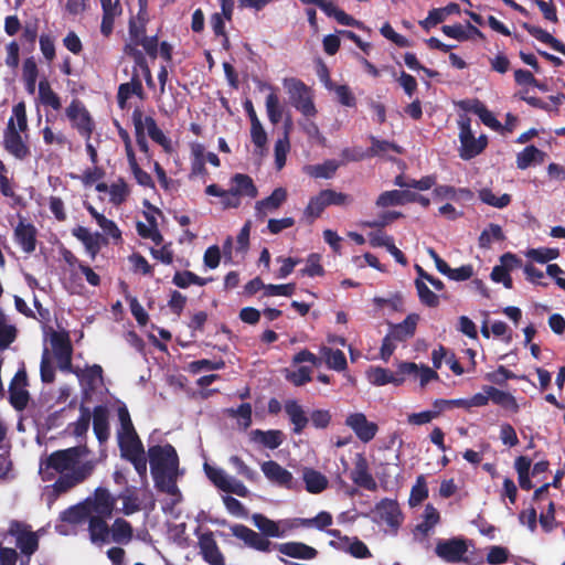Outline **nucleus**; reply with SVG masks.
<instances>
[{
	"label": "nucleus",
	"mask_w": 565,
	"mask_h": 565,
	"mask_svg": "<svg viewBox=\"0 0 565 565\" xmlns=\"http://www.w3.org/2000/svg\"><path fill=\"white\" fill-rule=\"evenodd\" d=\"M212 278H203L190 270L177 271L172 278V282L179 288H188L191 285L205 286Z\"/></svg>",
	"instance_id": "a18cd8bd"
},
{
	"label": "nucleus",
	"mask_w": 565,
	"mask_h": 565,
	"mask_svg": "<svg viewBox=\"0 0 565 565\" xmlns=\"http://www.w3.org/2000/svg\"><path fill=\"white\" fill-rule=\"evenodd\" d=\"M36 227L32 223L20 221L14 228V239L26 254H32L36 248Z\"/></svg>",
	"instance_id": "aec40b11"
},
{
	"label": "nucleus",
	"mask_w": 565,
	"mask_h": 565,
	"mask_svg": "<svg viewBox=\"0 0 565 565\" xmlns=\"http://www.w3.org/2000/svg\"><path fill=\"white\" fill-rule=\"evenodd\" d=\"M110 539L113 542L127 545L134 537V529L130 522L122 518H117L110 527Z\"/></svg>",
	"instance_id": "7c9ffc66"
},
{
	"label": "nucleus",
	"mask_w": 565,
	"mask_h": 565,
	"mask_svg": "<svg viewBox=\"0 0 565 565\" xmlns=\"http://www.w3.org/2000/svg\"><path fill=\"white\" fill-rule=\"evenodd\" d=\"M484 393L490 395V401L502 407L505 411H510L512 413H518L520 409V406L515 399V397L505 391H501L494 386L486 385L483 386Z\"/></svg>",
	"instance_id": "bb28decb"
},
{
	"label": "nucleus",
	"mask_w": 565,
	"mask_h": 565,
	"mask_svg": "<svg viewBox=\"0 0 565 565\" xmlns=\"http://www.w3.org/2000/svg\"><path fill=\"white\" fill-rule=\"evenodd\" d=\"M371 142L372 146L366 150V156L369 158L381 156L387 151H394L399 154L403 152L401 146L387 140H379L374 136H371Z\"/></svg>",
	"instance_id": "864d4df0"
},
{
	"label": "nucleus",
	"mask_w": 565,
	"mask_h": 565,
	"mask_svg": "<svg viewBox=\"0 0 565 565\" xmlns=\"http://www.w3.org/2000/svg\"><path fill=\"white\" fill-rule=\"evenodd\" d=\"M467 552V542L461 537L439 540L435 547L436 555L449 563L462 561Z\"/></svg>",
	"instance_id": "6e6552de"
},
{
	"label": "nucleus",
	"mask_w": 565,
	"mask_h": 565,
	"mask_svg": "<svg viewBox=\"0 0 565 565\" xmlns=\"http://www.w3.org/2000/svg\"><path fill=\"white\" fill-rule=\"evenodd\" d=\"M232 188L231 193L236 196H248L254 199L257 196L258 191L254 184L253 179L248 174L236 173L231 179Z\"/></svg>",
	"instance_id": "cd10ccee"
},
{
	"label": "nucleus",
	"mask_w": 565,
	"mask_h": 565,
	"mask_svg": "<svg viewBox=\"0 0 565 565\" xmlns=\"http://www.w3.org/2000/svg\"><path fill=\"white\" fill-rule=\"evenodd\" d=\"M419 321L417 313H409L399 323H390L388 334L397 342H404L414 337Z\"/></svg>",
	"instance_id": "4be33fe9"
},
{
	"label": "nucleus",
	"mask_w": 565,
	"mask_h": 565,
	"mask_svg": "<svg viewBox=\"0 0 565 565\" xmlns=\"http://www.w3.org/2000/svg\"><path fill=\"white\" fill-rule=\"evenodd\" d=\"M205 193L211 196H220L222 199V206L224 210L236 209L241 205V200L230 190H223L217 184L212 183L205 188Z\"/></svg>",
	"instance_id": "a19ab883"
},
{
	"label": "nucleus",
	"mask_w": 565,
	"mask_h": 565,
	"mask_svg": "<svg viewBox=\"0 0 565 565\" xmlns=\"http://www.w3.org/2000/svg\"><path fill=\"white\" fill-rule=\"evenodd\" d=\"M254 525L266 537H282L284 531H280L278 523L268 519L266 515L256 513L252 518Z\"/></svg>",
	"instance_id": "e433bc0d"
},
{
	"label": "nucleus",
	"mask_w": 565,
	"mask_h": 565,
	"mask_svg": "<svg viewBox=\"0 0 565 565\" xmlns=\"http://www.w3.org/2000/svg\"><path fill=\"white\" fill-rule=\"evenodd\" d=\"M321 353L326 360L327 365L338 372L344 371L348 367L345 354L339 349H331L323 347Z\"/></svg>",
	"instance_id": "49530a36"
},
{
	"label": "nucleus",
	"mask_w": 565,
	"mask_h": 565,
	"mask_svg": "<svg viewBox=\"0 0 565 565\" xmlns=\"http://www.w3.org/2000/svg\"><path fill=\"white\" fill-rule=\"evenodd\" d=\"M375 512L392 529L399 527L404 519L398 502L393 499H382L376 503Z\"/></svg>",
	"instance_id": "6ab92c4d"
},
{
	"label": "nucleus",
	"mask_w": 565,
	"mask_h": 565,
	"mask_svg": "<svg viewBox=\"0 0 565 565\" xmlns=\"http://www.w3.org/2000/svg\"><path fill=\"white\" fill-rule=\"evenodd\" d=\"M148 457L154 483H159V479L163 473L179 469V457L171 444L149 447Z\"/></svg>",
	"instance_id": "f257e3e1"
},
{
	"label": "nucleus",
	"mask_w": 565,
	"mask_h": 565,
	"mask_svg": "<svg viewBox=\"0 0 565 565\" xmlns=\"http://www.w3.org/2000/svg\"><path fill=\"white\" fill-rule=\"evenodd\" d=\"M232 534L242 540L248 547L259 552L268 553L271 548V542L263 534L249 529L244 524H234L231 527Z\"/></svg>",
	"instance_id": "4468645a"
},
{
	"label": "nucleus",
	"mask_w": 565,
	"mask_h": 565,
	"mask_svg": "<svg viewBox=\"0 0 565 565\" xmlns=\"http://www.w3.org/2000/svg\"><path fill=\"white\" fill-rule=\"evenodd\" d=\"M351 480L360 488L369 491H375L377 483L370 472L369 461L363 454H356L354 467L350 473Z\"/></svg>",
	"instance_id": "dca6fc26"
},
{
	"label": "nucleus",
	"mask_w": 565,
	"mask_h": 565,
	"mask_svg": "<svg viewBox=\"0 0 565 565\" xmlns=\"http://www.w3.org/2000/svg\"><path fill=\"white\" fill-rule=\"evenodd\" d=\"M2 146L17 160L24 161L31 157L29 136L15 128L13 118H9L3 130Z\"/></svg>",
	"instance_id": "7ed1b4c3"
},
{
	"label": "nucleus",
	"mask_w": 565,
	"mask_h": 565,
	"mask_svg": "<svg viewBox=\"0 0 565 565\" xmlns=\"http://www.w3.org/2000/svg\"><path fill=\"white\" fill-rule=\"evenodd\" d=\"M51 344L55 356L63 353L73 352L70 335L65 331L53 332L51 335Z\"/></svg>",
	"instance_id": "4d7b16f0"
},
{
	"label": "nucleus",
	"mask_w": 565,
	"mask_h": 565,
	"mask_svg": "<svg viewBox=\"0 0 565 565\" xmlns=\"http://www.w3.org/2000/svg\"><path fill=\"white\" fill-rule=\"evenodd\" d=\"M265 477L273 483L288 490L296 489V482L290 471L280 466L277 461H264L260 466Z\"/></svg>",
	"instance_id": "f3484780"
},
{
	"label": "nucleus",
	"mask_w": 565,
	"mask_h": 565,
	"mask_svg": "<svg viewBox=\"0 0 565 565\" xmlns=\"http://www.w3.org/2000/svg\"><path fill=\"white\" fill-rule=\"evenodd\" d=\"M367 377L369 381L376 386H383L386 384H394L395 386L401 385V380L394 379V372L381 366L371 367L367 372Z\"/></svg>",
	"instance_id": "79ce46f5"
},
{
	"label": "nucleus",
	"mask_w": 565,
	"mask_h": 565,
	"mask_svg": "<svg viewBox=\"0 0 565 565\" xmlns=\"http://www.w3.org/2000/svg\"><path fill=\"white\" fill-rule=\"evenodd\" d=\"M505 239V235L503 233L502 227L499 224L490 223L487 228H484L479 238V247L488 249L491 247L493 241L502 242Z\"/></svg>",
	"instance_id": "de8ad7c7"
},
{
	"label": "nucleus",
	"mask_w": 565,
	"mask_h": 565,
	"mask_svg": "<svg viewBox=\"0 0 565 565\" xmlns=\"http://www.w3.org/2000/svg\"><path fill=\"white\" fill-rule=\"evenodd\" d=\"M352 201V198L347 193L337 192L332 189H324L317 195L310 198L303 214L312 222L320 217L328 206H344L350 204Z\"/></svg>",
	"instance_id": "f03ea898"
},
{
	"label": "nucleus",
	"mask_w": 565,
	"mask_h": 565,
	"mask_svg": "<svg viewBox=\"0 0 565 565\" xmlns=\"http://www.w3.org/2000/svg\"><path fill=\"white\" fill-rule=\"evenodd\" d=\"M79 413L78 419L70 425L73 426V435L75 437H83L87 434L92 418V412L84 405H81Z\"/></svg>",
	"instance_id": "e2e57ef3"
},
{
	"label": "nucleus",
	"mask_w": 565,
	"mask_h": 565,
	"mask_svg": "<svg viewBox=\"0 0 565 565\" xmlns=\"http://www.w3.org/2000/svg\"><path fill=\"white\" fill-rule=\"evenodd\" d=\"M479 199L490 206L503 209L511 203V195L508 193L497 196L490 189L484 188L479 191Z\"/></svg>",
	"instance_id": "6e6d98bb"
},
{
	"label": "nucleus",
	"mask_w": 565,
	"mask_h": 565,
	"mask_svg": "<svg viewBox=\"0 0 565 565\" xmlns=\"http://www.w3.org/2000/svg\"><path fill=\"white\" fill-rule=\"evenodd\" d=\"M199 547L202 558L210 565H225V557L221 552L212 531L199 536Z\"/></svg>",
	"instance_id": "a211bd4d"
},
{
	"label": "nucleus",
	"mask_w": 565,
	"mask_h": 565,
	"mask_svg": "<svg viewBox=\"0 0 565 565\" xmlns=\"http://www.w3.org/2000/svg\"><path fill=\"white\" fill-rule=\"evenodd\" d=\"M284 409L290 423L294 425L292 433L297 435L302 434L309 423V418L302 406L296 399H287Z\"/></svg>",
	"instance_id": "a878e982"
},
{
	"label": "nucleus",
	"mask_w": 565,
	"mask_h": 565,
	"mask_svg": "<svg viewBox=\"0 0 565 565\" xmlns=\"http://www.w3.org/2000/svg\"><path fill=\"white\" fill-rule=\"evenodd\" d=\"M89 452L86 446H75L52 452L45 460L46 469L63 473L74 468L79 459Z\"/></svg>",
	"instance_id": "0eeeda50"
},
{
	"label": "nucleus",
	"mask_w": 565,
	"mask_h": 565,
	"mask_svg": "<svg viewBox=\"0 0 565 565\" xmlns=\"http://www.w3.org/2000/svg\"><path fill=\"white\" fill-rule=\"evenodd\" d=\"M122 292L125 295L126 301L129 303L131 315L136 319L137 323L140 327H146L149 322V316L147 311L143 309V307L140 305L138 299L134 296H131L128 291V286L122 281L121 282Z\"/></svg>",
	"instance_id": "37998d69"
},
{
	"label": "nucleus",
	"mask_w": 565,
	"mask_h": 565,
	"mask_svg": "<svg viewBox=\"0 0 565 565\" xmlns=\"http://www.w3.org/2000/svg\"><path fill=\"white\" fill-rule=\"evenodd\" d=\"M252 440L262 444L269 449L278 448L284 441V434L278 429L262 430L255 429L250 433Z\"/></svg>",
	"instance_id": "72a5a7b5"
},
{
	"label": "nucleus",
	"mask_w": 565,
	"mask_h": 565,
	"mask_svg": "<svg viewBox=\"0 0 565 565\" xmlns=\"http://www.w3.org/2000/svg\"><path fill=\"white\" fill-rule=\"evenodd\" d=\"M302 479L306 484V490L312 494L321 493L328 487L327 477L312 468L303 469Z\"/></svg>",
	"instance_id": "473e14b6"
},
{
	"label": "nucleus",
	"mask_w": 565,
	"mask_h": 565,
	"mask_svg": "<svg viewBox=\"0 0 565 565\" xmlns=\"http://www.w3.org/2000/svg\"><path fill=\"white\" fill-rule=\"evenodd\" d=\"M119 427L117 429L118 436H126L131 434H137L134 423L130 417V413L125 404L118 407L117 409Z\"/></svg>",
	"instance_id": "bf43d9fd"
},
{
	"label": "nucleus",
	"mask_w": 565,
	"mask_h": 565,
	"mask_svg": "<svg viewBox=\"0 0 565 565\" xmlns=\"http://www.w3.org/2000/svg\"><path fill=\"white\" fill-rule=\"evenodd\" d=\"M434 194L438 199H450L454 201L459 200H471L473 198V193L470 189L459 188L456 189L451 185H437L434 189Z\"/></svg>",
	"instance_id": "58836bf2"
},
{
	"label": "nucleus",
	"mask_w": 565,
	"mask_h": 565,
	"mask_svg": "<svg viewBox=\"0 0 565 565\" xmlns=\"http://www.w3.org/2000/svg\"><path fill=\"white\" fill-rule=\"evenodd\" d=\"M423 522L416 525V531L427 535L429 531L439 523L440 514L433 504H427L423 514Z\"/></svg>",
	"instance_id": "603ef678"
},
{
	"label": "nucleus",
	"mask_w": 565,
	"mask_h": 565,
	"mask_svg": "<svg viewBox=\"0 0 565 565\" xmlns=\"http://www.w3.org/2000/svg\"><path fill=\"white\" fill-rule=\"evenodd\" d=\"M526 256L534 262L544 264L550 260L556 259L559 256V250L557 248L548 247L532 248L529 249Z\"/></svg>",
	"instance_id": "774afa93"
},
{
	"label": "nucleus",
	"mask_w": 565,
	"mask_h": 565,
	"mask_svg": "<svg viewBox=\"0 0 565 565\" xmlns=\"http://www.w3.org/2000/svg\"><path fill=\"white\" fill-rule=\"evenodd\" d=\"M93 430L100 444L108 440L109 433V412L105 405H97L92 412Z\"/></svg>",
	"instance_id": "b1692460"
},
{
	"label": "nucleus",
	"mask_w": 565,
	"mask_h": 565,
	"mask_svg": "<svg viewBox=\"0 0 565 565\" xmlns=\"http://www.w3.org/2000/svg\"><path fill=\"white\" fill-rule=\"evenodd\" d=\"M131 119L135 126L136 141L139 150L143 153L149 152V145L143 132L142 110L135 108L131 115Z\"/></svg>",
	"instance_id": "3c124183"
},
{
	"label": "nucleus",
	"mask_w": 565,
	"mask_h": 565,
	"mask_svg": "<svg viewBox=\"0 0 565 565\" xmlns=\"http://www.w3.org/2000/svg\"><path fill=\"white\" fill-rule=\"evenodd\" d=\"M85 503L92 515L111 516L116 499L110 494L108 489L98 487L94 491L93 499H86Z\"/></svg>",
	"instance_id": "9d476101"
},
{
	"label": "nucleus",
	"mask_w": 565,
	"mask_h": 565,
	"mask_svg": "<svg viewBox=\"0 0 565 565\" xmlns=\"http://www.w3.org/2000/svg\"><path fill=\"white\" fill-rule=\"evenodd\" d=\"M522 28L526 30L529 34H531L533 38L539 40L540 42L547 44L550 47H552L554 51L563 54L565 56V44L554 38L551 33H548L546 30L542 29L541 26L533 25L530 23H523Z\"/></svg>",
	"instance_id": "c85d7f7f"
},
{
	"label": "nucleus",
	"mask_w": 565,
	"mask_h": 565,
	"mask_svg": "<svg viewBox=\"0 0 565 565\" xmlns=\"http://www.w3.org/2000/svg\"><path fill=\"white\" fill-rule=\"evenodd\" d=\"M291 126V122L288 120L285 124V135L282 138H279L275 143V166L277 170H281L287 160V153L290 150V142H289V128Z\"/></svg>",
	"instance_id": "ea45409f"
},
{
	"label": "nucleus",
	"mask_w": 565,
	"mask_h": 565,
	"mask_svg": "<svg viewBox=\"0 0 565 565\" xmlns=\"http://www.w3.org/2000/svg\"><path fill=\"white\" fill-rule=\"evenodd\" d=\"M275 547L281 553L291 558L298 559H312L318 555V551L302 542H286L276 544Z\"/></svg>",
	"instance_id": "393cba45"
},
{
	"label": "nucleus",
	"mask_w": 565,
	"mask_h": 565,
	"mask_svg": "<svg viewBox=\"0 0 565 565\" xmlns=\"http://www.w3.org/2000/svg\"><path fill=\"white\" fill-rule=\"evenodd\" d=\"M266 110L268 119L273 125H277L282 118V109L279 104V98L275 93H270L266 97Z\"/></svg>",
	"instance_id": "338daca9"
},
{
	"label": "nucleus",
	"mask_w": 565,
	"mask_h": 565,
	"mask_svg": "<svg viewBox=\"0 0 565 565\" xmlns=\"http://www.w3.org/2000/svg\"><path fill=\"white\" fill-rule=\"evenodd\" d=\"M470 102H461V107L466 110L472 111L478 115L480 120L493 130H499L502 126L501 122L493 116V114L482 104L479 99H473L471 106H467Z\"/></svg>",
	"instance_id": "c756f323"
},
{
	"label": "nucleus",
	"mask_w": 565,
	"mask_h": 565,
	"mask_svg": "<svg viewBox=\"0 0 565 565\" xmlns=\"http://www.w3.org/2000/svg\"><path fill=\"white\" fill-rule=\"evenodd\" d=\"M89 516L90 513L85 501L70 507L61 513V520L70 524H79Z\"/></svg>",
	"instance_id": "c03bdc74"
},
{
	"label": "nucleus",
	"mask_w": 565,
	"mask_h": 565,
	"mask_svg": "<svg viewBox=\"0 0 565 565\" xmlns=\"http://www.w3.org/2000/svg\"><path fill=\"white\" fill-rule=\"evenodd\" d=\"M287 199V191L284 188H276L271 194L256 203V210H277Z\"/></svg>",
	"instance_id": "8fccbe9b"
},
{
	"label": "nucleus",
	"mask_w": 565,
	"mask_h": 565,
	"mask_svg": "<svg viewBox=\"0 0 565 565\" xmlns=\"http://www.w3.org/2000/svg\"><path fill=\"white\" fill-rule=\"evenodd\" d=\"M302 276L308 277H321L326 274L323 266L321 265V255L311 253L307 257V265L300 270Z\"/></svg>",
	"instance_id": "052dcab7"
},
{
	"label": "nucleus",
	"mask_w": 565,
	"mask_h": 565,
	"mask_svg": "<svg viewBox=\"0 0 565 565\" xmlns=\"http://www.w3.org/2000/svg\"><path fill=\"white\" fill-rule=\"evenodd\" d=\"M109 516L102 515H92L88 518V533L89 539L93 544L102 545L108 543L110 527L108 526L106 520Z\"/></svg>",
	"instance_id": "5701e85b"
},
{
	"label": "nucleus",
	"mask_w": 565,
	"mask_h": 565,
	"mask_svg": "<svg viewBox=\"0 0 565 565\" xmlns=\"http://www.w3.org/2000/svg\"><path fill=\"white\" fill-rule=\"evenodd\" d=\"M30 401V393L23 387H9V403L17 411L26 408Z\"/></svg>",
	"instance_id": "13d9d810"
},
{
	"label": "nucleus",
	"mask_w": 565,
	"mask_h": 565,
	"mask_svg": "<svg viewBox=\"0 0 565 565\" xmlns=\"http://www.w3.org/2000/svg\"><path fill=\"white\" fill-rule=\"evenodd\" d=\"M285 85L288 87L291 105L305 117H315L317 108L309 87L302 81L296 78L286 81Z\"/></svg>",
	"instance_id": "423d86ee"
},
{
	"label": "nucleus",
	"mask_w": 565,
	"mask_h": 565,
	"mask_svg": "<svg viewBox=\"0 0 565 565\" xmlns=\"http://www.w3.org/2000/svg\"><path fill=\"white\" fill-rule=\"evenodd\" d=\"M345 425L350 427L362 443H370L379 431L374 422L367 420L363 413H353L345 418Z\"/></svg>",
	"instance_id": "2eb2a0df"
},
{
	"label": "nucleus",
	"mask_w": 565,
	"mask_h": 565,
	"mask_svg": "<svg viewBox=\"0 0 565 565\" xmlns=\"http://www.w3.org/2000/svg\"><path fill=\"white\" fill-rule=\"evenodd\" d=\"M232 534L242 540L248 547L259 552L268 553L271 548V542L263 534L249 529L244 524H234L231 527Z\"/></svg>",
	"instance_id": "9b49d317"
},
{
	"label": "nucleus",
	"mask_w": 565,
	"mask_h": 565,
	"mask_svg": "<svg viewBox=\"0 0 565 565\" xmlns=\"http://www.w3.org/2000/svg\"><path fill=\"white\" fill-rule=\"evenodd\" d=\"M414 284L422 305L429 308H436L439 306V296L431 291L425 281L415 279Z\"/></svg>",
	"instance_id": "5fc2aeb1"
},
{
	"label": "nucleus",
	"mask_w": 565,
	"mask_h": 565,
	"mask_svg": "<svg viewBox=\"0 0 565 565\" xmlns=\"http://www.w3.org/2000/svg\"><path fill=\"white\" fill-rule=\"evenodd\" d=\"M459 139L460 149L459 156L463 160H470L480 154L487 147L488 141L486 136H480L478 139L475 138L471 130V120L469 117H460L459 121Z\"/></svg>",
	"instance_id": "39448f33"
},
{
	"label": "nucleus",
	"mask_w": 565,
	"mask_h": 565,
	"mask_svg": "<svg viewBox=\"0 0 565 565\" xmlns=\"http://www.w3.org/2000/svg\"><path fill=\"white\" fill-rule=\"evenodd\" d=\"M72 234L84 244L86 252L89 254L92 259H94L100 250V234L96 233L93 235L84 226L73 228Z\"/></svg>",
	"instance_id": "2f4dec72"
},
{
	"label": "nucleus",
	"mask_w": 565,
	"mask_h": 565,
	"mask_svg": "<svg viewBox=\"0 0 565 565\" xmlns=\"http://www.w3.org/2000/svg\"><path fill=\"white\" fill-rule=\"evenodd\" d=\"M428 497V488L426 483V479L423 475L418 476L416 479V483L413 486L411 490L409 504L415 507L422 503Z\"/></svg>",
	"instance_id": "0e129e2a"
},
{
	"label": "nucleus",
	"mask_w": 565,
	"mask_h": 565,
	"mask_svg": "<svg viewBox=\"0 0 565 565\" xmlns=\"http://www.w3.org/2000/svg\"><path fill=\"white\" fill-rule=\"evenodd\" d=\"M9 534L15 537L17 546L20 548L22 554L31 556L38 551V535L32 531H28L23 523L12 521L9 527Z\"/></svg>",
	"instance_id": "1a4fd4ad"
},
{
	"label": "nucleus",
	"mask_w": 565,
	"mask_h": 565,
	"mask_svg": "<svg viewBox=\"0 0 565 565\" xmlns=\"http://www.w3.org/2000/svg\"><path fill=\"white\" fill-rule=\"evenodd\" d=\"M39 98L43 106L60 110L62 107L60 96L52 89L49 81L43 78L39 83Z\"/></svg>",
	"instance_id": "4c0bfd02"
},
{
	"label": "nucleus",
	"mask_w": 565,
	"mask_h": 565,
	"mask_svg": "<svg viewBox=\"0 0 565 565\" xmlns=\"http://www.w3.org/2000/svg\"><path fill=\"white\" fill-rule=\"evenodd\" d=\"M129 188L124 178H119L109 185L110 202L115 205L122 204L129 195Z\"/></svg>",
	"instance_id": "680f3d73"
},
{
	"label": "nucleus",
	"mask_w": 565,
	"mask_h": 565,
	"mask_svg": "<svg viewBox=\"0 0 565 565\" xmlns=\"http://www.w3.org/2000/svg\"><path fill=\"white\" fill-rule=\"evenodd\" d=\"M119 498L122 499L121 511L125 515H131L141 509L140 500L135 491L126 489L125 492L119 494Z\"/></svg>",
	"instance_id": "69168bd1"
},
{
	"label": "nucleus",
	"mask_w": 565,
	"mask_h": 565,
	"mask_svg": "<svg viewBox=\"0 0 565 565\" xmlns=\"http://www.w3.org/2000/svg\"><path fill=\"white\" fill-rule=\"evenodd\" d=\"M232 534L242 540L248 547L259 552L268 553L271 548V542L263 534L249 529L244 524H234L231 527Z\"/></svg>",
	"instance_id": "ddd939ff"
},
{
	"label": "nucleus",
	"mask_w": 565,
	"mask_h": 565,
	"mask_svg": "<svg viewBox=\"0 0 565 565\" xmlns=\"http://www.w3.org/2000/svg\"><path fill=\"white\" fill-rule=\"evenodd\" d=\"M340 163L329 159L319 164H309L303 168L306 174L315 179H331L334 177Z\"/></svg>",
	"instance_id": "f704fd0d"
},
{
	"label": "nucleus",
	"mask_w": 565,
	"mask_h": 565,
	"mask_svg": "<svg viewBox=\"0 0 565 565\" xmlns=\"http://www.w3.org/2000/svg\"><path fill=\"white\" fill-rule=\"evenodd\" d=\"M131 95H136L140 99L145 98L142 83L137 72L132 74L130 82L122 83L118 87L117 104L120 109L127 108V102Z\"/></svg>",
	"instance_id": "412c9836"
},
{
	"label": "nucleus",
	"mask_w": 565,
	"mask_h": 565,
	"mask_svg": "<svg viewBox=\"0 0 565 565\" xmlns=\"http://www.w3.org/2000/svg\"><path fill=\"white\" fill-rule=\"evenodd\" d=\"M232 534L242 540L248 547L259 552L268 553L271 548V542L263 534L249 529L244 524H234L231 527Z\"/></svg>",
	"instance_id": "f8f14e48"
},
{
	"label": "nucleus",
	"mask_w": 565,
	"mask_h": 565,
	"mask_svg": "<svg viewBox=\"0 0 565 565\" xmlns=\"http://www.w3.org/2000/svg\"><path fill=\"white\" fill-rule=\"evenodd\" d=\"M545 153L531 145L525 147L516 156V167L521 170L529 168L535 161H543Z\"/></svg>",
	"instance_id": "09e8293b"
},
{
	"label": "nucleus",
	"mask_w": 565,
	"mask_h": 565,
	"mask_svg": "<svg viewBox=\"0 0 565 565\" xmlns=\"http://www.w3.org/2000/svg\"><path fill=\"white\" fill-rule=\"evenodd\" d=\"M117 441L122 458L145 451L143 444L138 434L118 436Z\"/></svg>",
	"instance_id": "c9c22d12"
},
{
	"label": "nucleus",
	"mask_w": 565,
	"mask_h": 565,
	"mask_svg": "<svg viewBox=\"0 0 565 565\" xmlns=\"http://www.w3.org/2000/svg\"><path fill=\"white\" fill-rule=\"evenodd\" d=\"M65 115L74 128L86 141L90 140L95 130V121L78 98H74L65 109Z\"/></svg>",
	"instance_id": "20e7f679"
}]
</instances>
